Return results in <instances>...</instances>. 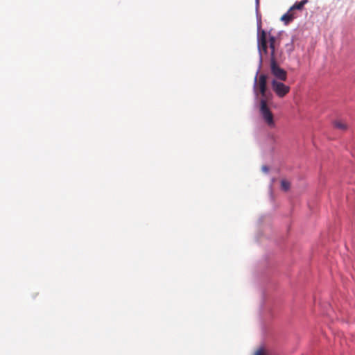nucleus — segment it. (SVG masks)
<instances>
[{
    "mask_svg": "<svg viewBox=\"0 0 355 355\" xmlns=\"http://www.w3.org/2000/svg\"><path fill=\"white\" fill-rule=\"evenodd\" d=\"M254 91L257 96L259 93L261 96V98L260 100V113L264 121L270 128H274L275 123L274 121L273 114L268 106V103L272 98V94L267 89L266 75L261 74L258 79L257 77L255 78Z\"/></svg>",
    "mask_w": 355,
    "mask_h": 355,
    "instance_id": "nucleus-1",
    "label": "nucleus"
},
{
    "mask_svg": "<svg viewBox=\"0 0 355 355\" xmlns=\"http://www.w3.org/2000/svg\"><path fill=\"white\" fill-rule=\"evenodd\" d=\"M269 49L270 50V62H272L273 60L277 61V55L275 53V45L269 44Z\"/></svg>",
    "mask_w": 355,
    "mask_h": 355,
    "instance_id": "nucleus-7",
    "label": "nucleus"
},
{
    "mask_svg": "<svg viewBox=\"0 0 355 355\" xmlns=\"http://www.w3.org/2000/svg\"><path fill=\"white\" fill-rule=\"evenodd\" d=\"M290 186H291V184H290L289 182H288L285 180H282L281 181V187L284 191H288L290 188Z\"/></svg>",
    "mask_w": 355,
    "mask_h": 355,
    "instance_id": "nucleus-9",
    "label": "nucleus"
},
{
    "mask_svg": "<svg viewBox=\"0 0 355 355\" xmlns=\"http://www.w3.org/2000/svg\"><path fill=\"white\" fill-rule=\"evenodd\" d=\"M261 22L258 24V36H257V47L260 58V62H262L264 58L269 56L268 48L269 44L275 45L276 38L274 36H270L267 40V34L264 30H261Z\"/></svg>",
    "mask_w": 355,
    "mask_h": 355,
    "instance_id": "nucleus-2",
    "label": "nucleus"
},
{
    "mask_svg": "<svg viewBox=\"0 0 355 355\" xmlns=\"http://www.w3.org/2000/svg\"><path fill=\"white\" fill-rule=\"evenodd\" d=\"M334 127L338 130L345 131L347 130L348 125L347 124L341 121V120H336L333 122Z\"/></svg>",
    "mask_w": 355,
    "mask_h": 355,
    "instance_id": "nucleus-5",
    "label": "nucleus"
},
{
    "mask_svg": "<svg viewBox=\"0 0 355 355\" xmlns=\"http://www.w3.org/2000/svg\"><path fill=\"white\" fill-rule=\"evenodd\" d=\"M309 2V0H302L301 1H296L291 7L295 10H302L304 5Z\"/></svg>",
    "mask_w": 355,
    "mask_h": 355,
    "instance_id": "nucleus-6",
    "label": "nucleus"
},
{
    "mask_svg": "<svg viewBox=\"0 0 355 355\" xmlns=\"http://www.w3.org/2000/svg\"><path fill=\"white\" fill-rule=\"evenodd\" d=\"M259 0H257V1H258Z\"/></svg>",
    "mask_w": 355,
    "mask_h": 355,
    "instance_id": "nucleus-14",
    "label": "nucleus"
},
{
    "mask_svg": "<svg viewBox=\"0 0 355 355\" xmlns=\"http://www.w3.org/2000/svg\"><path fill=\"white\" fill-rule=\"evenodd\" d=\"M286 46L289 47L288 50L290 51H293V44H287Z\"/></svg>",
    "mask_w": 355,
    "mask_h": 355,
    "instance_id": "nucleus-13",
    "label": "nucleus"
},
{
    "mask_svg": "<svg viewBox=\"0 0 355 355\" xmlns=\"http://www.w3.org/2000/svg\"><path fill=\"white\" fill-rule=\"evenodd\" d=\"M271 86L274 92L279 98L284 97L290 92V87L284 84L281 80H272Z\"/></svg>",
    "mask_w": 355,
    "mask_h": 355,
    "instance_id": "nucleus-3",
    "label": "nucleus"
},
{
    "mask_svg": "<svg viewBox=\"0 0 355 355\" xmlns=\"http://www.w3.org/2000/svg\"><path fill=\"white\" fill-rule=\"evenodd\" d=\"M288 12L290 13L291 17H293V19H295L297 17L296 14V10H294L292 7L289 8Z\"/></svg>",
    "mask_w": 355,
    "mask_h": 355,
    "instance_id": "nucleus-10",
    "label": "nucleus"
},
{
    "mask_svg": "<svg viewBox=\"0 0 355 355\" xmlns=\"http://www.w3.org/2000/svg\"><path fill=\"white\" fill-rule=\"evenodd\" d=\"M262 170H263L264 172L267 173V172L268 171V168L266 166H262Z\"/></svg>",
    "mask_w": 355,
    "mask_h": 355,
    "instance_id": "nucleus-12",
    "label": "nucleus"
},
{
    "mask_svg": "<svg viewBox=\"0 0 355 355\" xmlns=\"http://www.w3.org/2000/svg\"><path fill=\"white\" fill-rule=\"evenodd\" d=\"M294 19L291 17L290 13L288 12L283 15L281 17V20L284 23L285 25L289 24Z\"/></svg>",
    "mask_w": 355,
    "mask_h": 355,
    "instance_id": "nucleus-8",
    "label": "nucleus"
},
{
    "mask_svg": "<svg viewBox=\"0 0 355 355\" xmlns=\"http://www.w3.org/2000/svg\"><path fill=\"white\" fill-rule=\"evenodd\" d=\"M270 71L272 74L276 78L275 80L285 81L287 79L286 71L277 64V61L273 60L270 62Z\"/></svg>",
    "mask_w": 355,
    "mask_h": 355,
    "instance_id": "nucleus-4",
    "label": "nucleus"
},
{
    "mask_svg": "<svg viewBox=\"0 0 355 355\" xmlns=\"http://www.w3.org/2000/svg\"><path fill=\"white\" fill-rule=\"evenodd\" d=\"M254 355H268V353L264 349H259L255 352Z\"/></svg>",
    "mask_w": 355,
    "mask_h": 355,
    "instance_id": "nucleus-11",
    "label": "nucleus"
}]
</instances>
